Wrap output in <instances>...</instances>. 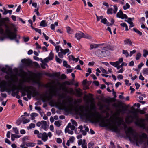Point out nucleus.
<instances>
[{
	"instance_id": "obj_1",
	"label": "nucleus",
	"mask_w": 148,
	"mask_h": 148,
	"mask_svg": "<svg viewBox=\"0 0 148 148\" xmlns=\"http://www.w3.org/2000/svg\"><path fill=\"white\" fill-rule=\"evenodd\" d=\"M82 113L87 119L93 122H99L101 126L109 127L116 132L118 131V127L121 124L122 120L119 117H116L114 121L110 119H107L106 117H103L98 113L96 115L89 108H86L84 111H82Z\"/></svg>"
},
{
	"instance_id": "obj_2",
	"label": "nucleus",
	"mask_w": 148,
	"mask_h": 148,
	"mask_svg": "<svg viewBox=\"0 0 148 148\" xmlns=\"http://www.w3.org/2000/svg\"><path fill=\"white\" fill-rule=\"evenodd\" d=\"M134 119L137 120V121L135 122V123L137 126L143 128H145V125L144 123V119H140L139 120H138L137 116L135 114L133 116L131 115L127 116L126 118L125 121L127 123H130L132 122Z\"/></svg>"
},
{
	"instance_id": "obj_3",
	"label": "nucleus",
	"mask_w": 148,
	"mask_h": 148,
	"mask_svg": "<svg viewBox=\"0 0 148 148\" xmlns=\"http://www.w3.org/2000/svg\"><path fill=\"white\" fill-rule=\"evenodd\" d=\"M125 130V133L126 136L130 140L132 139L134 140L137 142L138 137L137 134L135 133L132 128L130 127H127V125L124 123L123 124Z\"/></svg>"
},
{
	"instance_id": "obj_4",
	"label": "nucleus",
	"mask_w": 148,
	"mask_h": 148,
	"mask_svg": "<svg viewBox=\"0 0 148 148\" xmlns=\"http://www.w3.org/2000/svg\"><path fill=\"white\" fill-rule=\"evenodd\" d=\"M6 27L7 29L5 30V33L6 35L4 36V39L5 38H8L10 40H12L13 39L16 38V35L14 33L11 32V30L9 29L8 27L6 25ZM0 34L2 35H5V34L4 33L3 29L2 28H0Z\"/></svg>"
},
{
	"instance_id": "obj_5",
	"label": "nucleus",
	"mask_w": 148,
	"mask_h": 148,
	"mask_svg": "<svg viewBox=\"0 0 148 148\" xmlns=\"http://www.w3.org/2000/svg\"><path fill=\"white\" fill-rule=\"evenodd\" d=\"M24 91L27 92V97L29 99H30L31 97V95L33 96L38 95V93L36 89L32 86H25L23 88Z\"/></svg>"
},
{
	"instance_id": "obj_6",
	"label": "nucleus",
	"mask_w": 148,
	"mask_h": 148,
	"mask_svg": "<svg viewBox=\"0 0 148 148\" xmlns=\"http://www.w3.org/2000/svg\"><path fill=\"white\" fill-rule=\"evenodd\" d=\"M46 87L47 88H50L49 89V91L51 92V95L46 96V98L47 100H49L52 99L53 94H54L58 90V88L55 86L53 85L49 86L48 85H47Z\"/></svg>"
},
{
	"instance_id": "obj_7",
	"label": "nucleus",
	"mask_w": 148,
	"mask_h": 148,
	"mask_svg": "<svg viewBox=\"0 0 148 148\" xmlns=\"http://www.w3.org/2000/svg\"><path fill=\"white\" fill-rule=\"evenodd\" d=\"M95 53L99 57H103L106 55V51L103 48L101 50L98 49L95 51Z\"/></svg>"
},
{
	"instance_id": "obj_8",
	"label": "nucleus",
	"mask_w": 148,
	"mask_h": 148,
	"mask_svg": "<svg viewBox=\"0 0 148 148\" xmlns=\"http://www.w3.org/2000/svg\"><path fill=\"white\" fill-rule=\"evenodd\" d=\"M21 62L24 65L26 66H28L30 65L32 63V60L29 59H24L21 60Z\"/></svg>"
},
{
	"instance_id": "obj_9",
	"label": "nucleus",
	"mask_w": 148,
	"mask_h": 148,
	"mask_svg": "<svg viewBox=\"0 0 148 148\" xmlns=\"http://www.w3.org/2000/svg\"><path fill=\"white\" fill-rule=\"evenodd\" d=\"M117 17L119 18L123 19L124 18H127V16L125 14H123L121 10H120L118 12L116 15Z\"/></svg>"
},
{
	"instance_id": "obj_10",
	"label": "nucleus",
	"mask_w": 148,
	"mask_h": 148,
	"mask_svg": "<svg viewBox=\"0 0 148 148\" xmlns=\"http://www.w3.org/2000/svg\"><path fill=\"white\" fill-rule=\"evenodd\" d=\"M66 101L65 100H64L62 101V103L60 101L58 102V105L60 106L63 107L65 110H69V108L66 106Z\"/></svg>"
},
{
	"instance_id": "obj_11",
	"label": "nucleus",
	"mask_w": 148,
	"mask_h": 148,
	"mask_svg": "<svg viewBox=\"0 0 148 148\" xmlns=\"http://www.w3.org/2000/svg\"><path fill=\"white\" fill-rule=\"evenodd\" d=\"M11 83V81H10L8 83H7L5 81L2 82L1 84V87L5 88H8L7 86H8L10 87Z\"/></svg>"
},
{
	"instance_id": "obj_12",
	"label": "nucleus",
	"mask_w": 148,
	"mask_h": 148,
	"mask_svg": "<svg viewBox=\"0 0 148 148\" xmlns=\"http://www.w3.org/2000/svg\"><path fill=\"white\" fill-rule=\"evenodd\" d=\"M114 9L113 10V12L115 14L116 13L118 8L117 7L116 5H114ZM113 9L112 8H109L107 10V13L108 14H112V13Z\"/></svg>"
},
{
	"instance_id": "obj_13",
	"label": "nucleus",
	"mask_w": 148,
	"mask_h": 148,
	"mask_svg": "<svg viewBox=\"0 0 148 148\" xmlns=\"http://www.w3.org/2000/svg\"><path fill=\"white\" fill-rule=\"evenodd\" d=\"M42 124L41 127L40 129H43L45 130L46 131L47 130L49 125H47V122L45 121H42Z\"/></svg>"
},
{
	"instance_id": "obj_14",
	"label": "nucleus",
	"mask_w": 148,
	"mask_h": 148,
	"mask_svg": "<svg viewBox=\"0 0 148 148\" xmlns=\"http://www.w3.org/2000/svg\"><path fill=\"white\" fill-rule=\"evenodd\" d=\"M18 86V88H17L15 86H12L11 87V90L13 91L17 89L19 90H22L23 89V87L22 84L19 85Z\"/></svg>"
},
{
	"instance_id": "obj_15",
	"label": "nucleus",
	"mask_w": 148,
	"mask_h": 148,
	"mask_svg": "<svg viewBox=\"0 0 148 148\" xmlns=\"http://www.w3.org/2000/svg\"><path fill=\"white\" fill-rule=\"evenodd\" d=\"M83 35H84L83 33L80 32L76 33L75 36L78 40H79L81 38L83 37Z\"/></svg>"
},
{
	"instance_id": "obj_16",
	"label": "nucleus",
	"mask_w": 148,
	"mask_h": 148,
	"mask_svg": "<svg viewBox=\"0 0 148 148\" xmlns=\"http://www.w3.org/2000/svg\"><path fill=\"white\" fill-rule=\"evenodd\" d=\"M68 128H70L71 130H73L75 129V127L74 125H72L71 123H69L65 129V132L66 133V130L68 129Z\"/></svg>"
},
{
	"instance_id": "obj_17",
	"label": "nucleus",
	"mask_w": 148,
	"mask_h": 148,
	"mask_svg": "<svg viewBox=\"0 0 148 148\" xmlns=\"http://www.w3.org/2000/svg\"><path fill=\"white\" fill-rule=\"evenodd\" d=\"M99 47L98 44H92L90 45L89 49L91 50L93 49H96Z\"/></svg>"
},
{
	"instance_id": "obj_18",
	"label": "nucleus",
	"mask_w": 148,
	"mask_h": 148,
	"mask_svg": "<svg viewBox=\"0 0 148 148\" xmlns=\"http://www.w3.org/2000/svg\"><path fill=\"white\" fill-rule=\"evenodd\" d=\"M48 139V136L47 135V133L46 132H44L42 133V139L44 141H46Z\"/></svg>"
},
{
	"instance_id": "obj_19",
	"label": "nucleus",
	"mask_w": 148,
	"mask_h": 148,
	"mask_svg": "<svg viewBox=\"0 0 148 148\" xmlns=\"http://www.w3.org/2000/svg\"><path fill=\"white\" fill-rule=\"evenodd\" d=\"M75 90L77 94V96L79 97H81L82 94V90L79 88L78 89H76Z\"/></svg>"
},
{
	"instance_id": "obj_20",
	"label": "nucleus",
	"mask_w": 148,
	"mask_h": 148,
	"mask_svg": "<svg viewBox=\"0 0 148 148\" xmlns=\"http://www.w3.org/2000/svg\"><path fill=\"white\" fill-rule=\"evenodd\" d=\"M123 110L119 109V111L118 113V114H119L120 112L122 113L123 114L125 113V112L127 110V108L126 107H123Z\"/></svg>"
},
{
	"instance_id": "obj_21",
	"label": "nucleus",
	"mask_w": 148,
	"mask_h": 148,
	"mask_svg": "<svg viewBox=\"0 0 148 148\" xmlns=\"http://www.w3.org/2000/svg\"><path fill=\"white\" fill-rule=\"evenodd\" d=\"M60 51L63 54L65 55L69 52V50L68 49H66L65 50H63L62 48H61L60 49Z\"/></svg>"
},
{
	"instance_id": "obj_22",
	"label": "nucleus",
	"mask_w": 148,
	"mask_h": 148,
	"mask_svg": "<svg viewBox=\"0 0 148 148\" xmlns=\"http://www.w3.org/2000/svg\"><path fill=\"white\" fill-rule=\"evenodd\" d=\"M58 22H56L54 24H51V28L52 30H54L55 28V25L58 26Z\"/></svg>"
},
{
	"instance_id": "obj_23",
	"label": "nucleus",
	"mask_w": 148,
	"mask_h": 148,
	"mask_svg": "<svg viewBox=\"0 0 148 148\" xmlns=\"http://www.w3.org/2000/svg\"><path fill=\"white\" fill-rule=\"evenodd\" d=\"M36 145V143H34L28 142L26 143V145L27 147H34Z\"/></svg>"
},
{
	"instance_id": "obj_24",
	"label": "nucleus",
	"mask_w": 148,
	"mask_h": 148,
	"mask_svg": "<svg viewBox=\"0 0 148 148\" xmlns=\"http://www.w3.org/2000/svg\"><path fill=\"white\" fill-rule=\"evenodd\" d=\"M67 32L69 34H72L73 32V30L69 27H66Z\"/></svg>"
},
{
	"instance_id": "obj_25",
	"label": "nucleus",
	"mask_w": 148,
	"mask_h": 148,
	"mask_svg": "<svg viewBox=\"0 0 148 148\" xmlns=\"http://www.w3.org/2000/svg\"><path fill=\"white\" fill-rule=\"evenodd\" d=\"M124 43L125 44H129L130 45H132V42L130 40L127 39L124 41Z\"/></svg>"
},
{
	"instance_id": "obj_26",
	"label": "nucleus",
	"mask_w": 148,
	"mask_h": 148,
	"mask_svg": "<svg viewBox=\"0 0 148 148\" xmlns=\"http://www.w3.org/2000/svg\"><path fill=\"white\" fill-rule=\"evenodd\" d=\"M40 25L43 27L46 26H47V24L46 23V21H42L40 23Z\"/></svg>"
},
{
	"instance_id": "obj_27",
	"label": "nucleus",
	"mask_w": 148,
	"mask_h": 148,
	"mask_svg": "<svg viewBox=\"0 0 148 148\" xmlns=\"http://www.w3.org/2000/svg\"><path fill=\"white\" fill-rule=\"evenodd\" d=\"M19 137L18 136L14 134H12L11 135V139L12 141H14L15 140V138H19Z\"/></svg>"
},
{
	"instance_id": "obj_28",
	"label": "nucleus",
	"mask_w": 148,
	"mask_h": 148,
	"mask_svg": "<svg viewBox=\"0 0 148 148\" xmlns=\"http://www.w3.org/2000/svg\"><path fill=\"white\" fill-rule=\"evenodd\" d=\"M110 64L114 66L115 67H117V66L118 65V62H110Z\"/></svg>"
},
{
	"instance_id": "obj_29",
	"label": "nucleus",
	"mask_w": 148,
	"mask_h": 148,
	"mask_svg": "<svg viewBox=\"0 0 148 148\" xmlns=\"http://www.w3.org/2000/svg\"><path fill=\"white\" fill-rule=\"evenodd\" d=\"M83 37L85 38H87L88 39H91L92 38V37L88 34H84V33L83 35Z\"/></svg>"
},
{
	"instance_id": "obj_30",
	"label": "nucleus",
	"mask_w": 148,
	"mask_h": 148,
	"mask_svg": "<svg viewBox=\"0 0 148 148\" xmlns=\"http://www.w3.org/2000/svg\"><path fill=\"white\" fill-rule=\"evenodd\" d=\"M53 53L51 51L49 55V57H48L49 58V60H52L53 58Z\"/></svg>"
},
{
	"instance_id": "obj_31",
	"label": "nucleus",
	"mask_w": 148,
	"mask_h": 148,
	"mask_svg": "<svg viewBox=\"0 0 148 148\" xmlns=\"http://www.w3.org/2000/svg\"><path fill=\"white\" fill-rule=\"evenodd\" d=\"M142 73L143 74L148 75V68H144L142 71Z\"/></svg>"
},
{
	"instance_id": "obj_32",
	"label": "nucleus",
	"mask_w": 148,
	"mask_h": 148,
	"mask_svg": "<svg viewBox=\"0 0 148 148\" xmlns=\"http://www.w3.org/2000/svg\"><path fill=\"white\" fill-rule=\"evenodd\" d=\"M35 127V125L34 123L30 124L29 127H27V129L28 130L31 129L32 128H34Z\"/></svg>"
},
{
	"instance_id": "obj_33",
	"label": "nucleus",
	"mask_w": 148,
	"mask_h": 148,
	"mask_svg": "<svg viewBox=\"0 0 148 148\" xmlns=\"http://www.w3.org/2000/svg\"><path fill=\"white\" fill-rule=\"evenodd\" d=\"M54 124L56 126L58 127H60L61 125V122L59 121H55Z\"/></svg>"
},
{
	"instance_id": "obj_34",
	"label": "nucleus",
	"mask_w": 148,
	"mask_h": 148,
	"mask_svg": "<svg viewBox=\"0 0 148 148\" xmlns=\"http://www.w3.org/2000/svg\"><path fill=\"white\" fill-rule=\"evenodd\" d=\"M5 78L7 79H10L12 81H14V79L12 77V75L10 76L8 75H6L5 76Z\"/></svg>"
},
{
	"instance_id": "obj_35",
	"label": "nucleus",
	"mask_w": 148,
	"mask_h": 148,
	"mask_svg": "<svg viewBox=\"0 0 148 148\" xmlns=\"http://www.w3.org/2000/svg\"><path fill=\"white\" fill-rule=\"evenodd\" d=\"M122 51L123 53L125 55L126 57H127L129 56V53L127 50H123Z\"/></svg>"
},
{
	"instance_id": "obj_36",
	"label": "nucleus",
	"mask_w": 148,
	"mask_h": 148,
	"mask_svg": "<svg viewBox=\"0 0 148 148\" xmlns=\"http://www.w3.org/2000/svg\"><path fill=\"white\" fill-rule=\"evenodd\" d=\"M23 119H24L23 123V124L26 123L30 121V120L29 119H25V118H23Z\"/></svg>"
},
{
	"instance_id": "obj_37",
	"label": "nucleus",
	"mask_w": 148,
	"mask_h": 148,
	"mask_svg": "<svg viewBox=\"0 0 148 148\" xmlns=\"http://www.w3.org/2000/svg\"><path fill=\"white\" fill-rule=\"evenodd\" d=\"M130 6L129 4L128 3H127L125 4V5L123 6V8L124 10H126L127 9L129 8H130Z\"/></svg>"
},
{
	"instance_id": "obj_38",
	"label": "nucleus",
	"mask_w": 148,
	"mask_h": 148,
	"mask_svg": "<svg viewBox=\"0 0 148 148\" xmlns=\"http://www.w3.org/2000/svg\"><path fill=\"white\" fill-rule=\"evenodd\" d=\"M56 62L59 63H61L62 62V60L61 59H60V58H58V57L57 56H56Z\"/></svg>"
},
{
	"instance_id": "obj_39",
	"label": "nucleus",
	"mask_w": 148,
	"mask_h": 148,
	"mask_svg": "<svg viewBox=\"0 0 148 148\" xmlns=\"http://www.w3.org/2000/svg\"><path fill=\"white\" fill-rule=\"evenodd\" d=\"M141 55V54L140 53H138L136 57V60H139L140 58Z\"/></svg>"
},
{
	"instance_id": "obj_40",
	"label": "nucleus",
	"mask_w": 148,
	"mask_h": 148,
	"mask_svg": "<svg viewBox=\"0 0 148 148\" xmlns=\"http://www.w3.org/2000/svg\"><path fill=\"white\" fill-rule=\"evenodd\" d=\"M137 112L140 113L141 114H144L146 113L143 110L140 109H138L137 110Z\"/></svg>"
},
{
	"instance_id": "obj_41",
	"label": "nucleus",
	"mask_w": 148,
	"mask_h": 148,
	"mask_svg": "<svg viewBox=\"0 0 148 148\" xmlns=\"http://www.w3.org/2000/svg\"><path fill=\"white\" fill-rule=\"evenodd\" d=\"M94 144L93 143L90 142L88 144V148H93V146Z\"/></svg>"
},
{
	"instance_id": "obj_42",
	"label": "nucleus",
	"mask_w": 148,
	"mask_h": 148,
	"mask_svg": "<svg viewBox=\"0 0 148 148\" xmlns=\"http://www.w3.org/2000/svg\"><path fill=\"white\" fill-rule=\"evenodd\" d=\"M71 121L72 122L73 125L74 126L75 125V126H77V123L75 120L72 119L71 120Z\"/></svg>"
},
{
	"instance_id": "obj_43",
	"label": "nucleus",
	"mask_w": 148,
	"mask_h": 148,
	"mask_svg": "<svg viewBox=\"0 0 148 148\" xmlns=\"http://www.w3.org/2000/svg\"><path fill=\"white\" fill-rule=\"evenodd\" d=\"M64 84H67L68 85H70L73 84V82H69L68 81H65L64 83Z\"/></svg>"
},
{
	"instance_id": "obj_44",
	"label": "nucleus",
	"mask_w": 148,
	"mask_h": 148,
	"mask_svg": "<svg viewBox=\"0 0 148 148\" xmlns=\"http://www.w3.org/2000/svg\"><path fill=\"white\" fill-rule=\"evenodd\" d=\"M71 56L72 59V60L73 61H75L76 62H77L79 60V58H75L72 55L69 56V57H70Z\"/></svg>"
},
{
	"instance_id": "obj_45",
	"label": "nucleus",
	"mask_w": 148,
	"mask_h": 148,
	"mask_svg": "<svg viewBox=\"0 0 148 148\" xmlns=\"http://www.w3.org/2000/svg\"><path fill=\"white\" fill-rule=\"evenodd\" d=\"M101 22L104 24H106L107 22V20L106 18H103L101 20Z\"/></svg>"
},
{
	"instance_id": "obj_46",
	"label": "nucleus",
	"mask_w": 148,
	"mask_h": 148,
	"mask_svg": "<svg viewBox=\"0 0 148 148\" xmlns=\"http://www.w3.org/2000/svg\"><path fill=\"white\" fill-rule=\"evenodd\" d=\"M121 105V103H119L117 104L116 103H114L113 104V106L115 107H120Z\"/></svg>"
},
{
	"instance_id": "obj_47",
	"label": "nucleus",
	"mask_w": 148,
	"mask_h": 148,
	"mask_svg": "<svg viewBox=\"0 0 148 148\" xmlns=\"http://www.w3.org/2000/svg\"><path fill=\"white\" fill-rule=\"evenodd\" d=\"M103 18V16H97V21H99L100 19L101 20Z\"/></svg>"
},
{
	"instance_id": "obj_48",
	"label": "nucleus",
	"mask_w": 148,
	"mask_h": 148,
	"mask_svg": "<svg viewBox=\"0 0 148 148\" xmlns=\"http://www.w3.org/2000/svg\"><path fill=\"white\" fill-rule=\"evenodd\" d=\"M6 69L5 68L3 67L1 68V70L3 72L7 74H8V72L6 71Z\"/></svg>"
},
{
	"instance_id": "obj_49",
	"label": "nucleus",
	"mask_w": 148,
	"mask_h": 148,
	"mask_svg": "<svg viewBox=\"0 0 148 148\" xmlns=\"http://www.w3.org/2000/svg\"><path fill=\"white\" fill-rule=\"evenodd\" d=\"M13 130L16 134H19V132L17 127H13Z\"/></svg>"
},
{
	"instance_id": "obj_50",
	"label": "nucleus",
	"mask_w": 148,
	"mask_h": 148,
	"mask_svg": "<svg viewBox=\"0 0 148 148\" xmlns=\"http://www.w3.org/2000/svg\"><path fill=\"white\" fill-rule=\"evenodd\" d=\"M114 2H117L118 1H119V3L122 4H124V0H112Z\"/></svg>"
},
{
	"instance_id": "obj_51",
	"label": "nucleus",
	"mask_w": 148,
	"mask_h": 148,
	"mask_svg": "<svg viewBox=\"0 0 148 148\" xmlns=\"http://www.w3.org/2000/svg\"><path fill=\"white\" fill-rule=\"evenodd\" d=\"M23 39L25 42L28 41L29 40V37H23Z\"/></svg>"
},
{
	"instance_id": "obj_52",
	"label": "nucleus",
	"mask_w": 148,
	"mask_h": 148,
	"mask_svg": "<svg viewBox=\"0 0 148 148\" xmlns=\"http://www.w3.org/2000/svg\"><path fill=\"white\" fill-rule=\"evenodd\" d=\"M41 67L43 69H45L46 68L45 66H48L47 64L45 63H42V64H41Z\"/></svg>"
},
{
	"instance_id": "obj_53",
	"label": "nucleus",
	"mask_w": 148,
	"mask_h": 148,
	"mask_svg": "<svg viewBox=\"0 0 148 148\" xmlns=\"http://www.w3.org/2000/svg\"><path fill=\"white\" fill-rule=\"evenodd\" d=\"M3 9L4 11V12L3 13V15H6L8 13V10H7L4 7H3Z\"/></svg>"
},
{
	"instance_id": "obj_54",
	"label": "nucleus",
	"mask_w": 148,
	"mask_h": 148,
	"mask_svg": "<svg viewBox=\"0 0 148 148\" xmlns=\"http://www.w3.org/2000/svg\"><path fill=\"white\" fill-rule=\"evenodd\" d=\"M34 65L35 66L36 68H39L40 67V66H39L37 62H34L33 63Z\"/></svg>"
},
{
	"instance_id": "obj_55",
	"label": "nucleus",
	"mask_w": 148,
	"mask_h": 148,
	"mask_svg": "<svg viewBox=\"0 0 148 148\" xmlns=\"http://www.w3.org/2000/svg\"><path fill=\"white\" fill-rule=\"evenodd\" d=\"M61 48L59 46H57L56 47V49L57 52H58L59 51L60 49Z\"/></svg>"
},
{
	"instance_id": "obj_56",
	"label": "nucleus",
	"mask_w": 148,
	"mask_h": 148,
	"mask_svg": "<svg viewBox=\"0 0 148 148\" xmlns=\"http://www.w3.org/2000/svg\"><path fill=\"white\" fill-rule=\"evenodd\" d=\"M101 71H102V72L104 73H106V74H108V73L107 71L106 70H105L103 68H102L101 69Z\"/></svg>"
},
{
	"instance_id": "obj_57",
	"label": "nucleus",
	"mask_w": 148,
	"mask_h": 148,
	"mask_svg": "<svg viewBox=\"0 0 148 148\" xmlns=\"http://www.w3.org/2000/svg\"><path fill=\"white\" fill-rule=\"evenodd\" d=\"M38 115V114L37 113H32L30 115L31 117H36V116H37Z\"/></svg>"
},
{
	"instance_id": "obj_58",
	"label": "nucleus",
	"mask_w": 148,
	"mask_h": 148,
	"mask_svg": "<svg viewBox=\"0 0 148 148\" xmlns=\"http://www.w3.org/2000/svg\"><path fill=\"white\" fill-rule=\"evenodd\" d=\"M136 51V50H134L133 51H131L130 54V56H131L133 54L135 53Z\"/></svg>"
},
{
	"instance_id": "obj_59",
	"label": "nucleus",
	"mask_w": 148,
	"mask_h": 148,
	"mask_svg": "<svg viewBox=\"0 0 148 148\" xmlns=\"http://www.w3.org/2000/svg\"><path fill=\"white\" fill-rule=\"evenodd\" d=\"M66 132H68L69 134H73V131H71L69 129V128H68V129H67L66 131Z\"/></svg>"
},
{
	"instance_id": "obj_60",
	"label": "nucleus",
	"mask_w": 148,
	"mask_h": 148,
	"mask_svg": "<svg viewBox=\"0 0 148 148\" xmlns=\"http://www.w3.org/2000/svg\"><path fill=\"white\" fill-rule=\"evenodd\" d=\"M9 90H10V89L9 88H1V91L2 92H3L5 91H8Z\"/></svg>"
},
{
	"instance_id": "obj_61",
	"label": "nucleus",
	"mask_w": 148,
	"mask_h": 148,
	"mask_svg": "<svg viewBox=\"0 0 148 148\" xmlns=\"http://www.w3.org/2000/svg\"><path fill=\"white\" fill-rule=\"evenodd\" d=\"M58 54L59 57L61 58H62L63 57V54L61 52H58Z\"/></svg>"
},
{
	"instance_id": "obj_62",
	"label": "nucleus",
	"mask_w": 148,
	"mask_h": 148,
	"mask_svg": "<svg viewBox=\"0 0 148 148\" xmlns=\"http://www.w3.org/2000/svg\"><path fill=\"white\" fill-rule=\"evenodd\" d=\"M75 139V138L74 137L72 136L70 138L69 141H70L71 143H73L74 142Z\"/></svg>"
},
{
	"instance_id": "obj_63",
	"label": "nucleus",
	"mask_w": 148,
	"mask_h": 148,
	"mask_svg": "<svg viewBox=\"0 0 148 148\" xmlns=\"http://www.w3.org/2000/svg\"><path fill=\"white\" fill-rule=\"evenodd\" d=\"M66 75L64 74H63L61 75V78L62 79H66Z\"/></svg>"
},
{
	"instance_id": "obj_64",
	"label": "nucleus",
	"mask_w": 148,
	"mask_h": 148,
	"mask_svg": "<svg viewBox=\"0 0 148 148\" xmlns=\"http://www.w3.org/2000/svg\"><path fill=\"white\" fill-rule=\"evenodd\" d=\"M104 101H105V102H106L107 103L109 104L111 102V101L110 99H108L107 98H106L105 99Z\"/></svg>"
}]
</instances>
